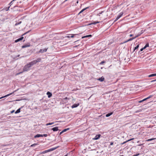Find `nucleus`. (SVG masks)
<instances>
[{
	"label": "nucleus",
	"instance_id": "nucleus-1",
	"mask_svg": "<svg viewBox=\"0 0 156 156\" xmlns=\"http://www.w3.org/2000/svg\"><path fill=\"white\" fill-rule=\"evenodd\" d=\"M59 147V146H57L55 147L52 148H50V149H49L48 150H45V151H44L42 152L41 153V154H44L48 153V152L53 151L55 150L56 149H57Z\"/></svg>",
	"mask_w": 156,
	"mask_h": 156
},
{
	"label": "nucleus",
	"instance_id": "nucleus-2",
	"mask_svg": "<svg viewBox=\"0 0 156 156\" xmlns=\"http://www.w3.org/2000/svg\"><path fill=\"white\" fill-rule=\"evenodd\" d=\"M31 67V66L30 64L28 63L23 68V71H28L30 69V68Z\"/></svg>",
	"mask_w": 156,
	"mask_h": 156
},
{
	"label": "nucleus",
	"instance_id": "nucleus-3",
	"mask_svg": "<svg viewBox=\"0 0 156 156\" xmlns=\"http://www.w3.org/2000/svg\"><path fill=\"white\" fill-rule=\"evenodd\" d=\"M123 12H120L119 15L117 16V18L115 19V20H114V22H116L123 15Z\"/></svg>",
	"mask_w": 156,
	"mask_h": 156
},
{
	"label": "nucleus",
	"instance_id": "nucleus-4",
	"mask_svg": "<svg viewBox=\"0 0 156 156\" xmlns=\"http://www.w3.org/2000/svg\"><path fill=\"white\" fill-rule=\"evenodd\" d=\"M47 49H48V48H44L43 49H41L39 51L37 52V53H43L44 52H45L47 51Z\"/></svg>",
	"mask_w": 156,
	"mask_h": 156
},
{
	"label": "nucleus",
	"instance_id": "nucleus-5",
	"mask_svg": "<svg viewBox=\"0 0 156 156\" xmlns=\"http://www.w3.org/2000/svg\"><path fill=\"white\" fill-rule=\"evenodd\" d=\"M30 46V44L29 43H28L27 44H24L23 45L22 47V48H24L26 47H29Z\"/></svg>",
	"mask_w": 156,
	"mask_h": 156
},
{
	"label": "nucleus",
	"instance_id": "nucleus-6",
	"mask_svg": "<svg viewBox=\"0 0 156 156\" xmlns=\"http://www.w3.org/2000/svg\"><path fill=\"white\" fill-rule=\"evenodd\" d=\"M142 33H141L142 34ZM141 33L140 34H138L137 35V36H135V37H133L131 38H129V39L128 40V41H132V40H133V39H135V38H136L137 37H138V36H140L141 34Z\"/></svg>",
	"mask_w": 156,
	"mask_h": 156
},
{
	"label": "nucleus",
	"instance_id": "nucleus-7",
	"mask_svg": "<svg viewBox=\"0 0 156 156\" xmlns=\"http://www.w3.org/2000/svg\"><path fill=\"white\" fill-rule=\"evenodd\" d=\"M101 135L100 134H98L95 136V137L93 138V140H97L101 136Z\"/></svg>",
	"mask_w": 156,
	"mask_h": 156
},
{
	"label": "nucleus",
	"instance_id": "nucleus-8",
	"mask_svg": "<svg viewBox=\"0 0 156 156\" xmlns=\"http://www.w3.org/2000/svg\"><path fill=\"white\" fill-rule=\"evenodd\" d=\"M29 64H30V66L31 67L32 66H33V65L36 64V63L35 60H34L32 61L31 62H30L29 63Z\"/></svg>",
	"mask_w": 156,
	"mask_h": 156
},
{
	"label": "nucleus",
	"instance_id": "nucleus-9",
	"mask_svg": "<svg viewBox=\"0 0 156 156\" xmlns=\"http://www.w3.org/2000/svg\"><path fill=\"white\" fill-rule=\"evenodd\" d=\"M97 80L100 81V82H103L105 80V78L103 76H102L101 77L97 79Z\"/></svg>",
	"mask_w": 156,
	"mask_h": 156
},
{
	"label": "nucleus",
	"instance_id": "nucleus-10",
	"mask_svg": "<svg viewBox=\"0 0 156 156\" xmlns=\"http://www.w3.org/2000/svg\"><path fill=\"white\" fill-rule=\"evenodd\" d=\"M143 146L142 145V144H140L136 146V147L138 149H140L141 150L143 148Z\"/></svg>",
	"mask_w": 156,
	"mask_h": 156
},
{
	"label": "nucleus",
	"instance_id": "nucleus-11",
	"mask_svg": "<svg viewBox=\"0 0 156 156\" xmlns=\"http://www.w3.org/2000/svg\"><path fill=\"white\" fill-rule=\"evenodd\" d=\"M79 105L80 104L79 103H78L77 104H74L72 105L71 107L72 108H76L78 106H79Z\"/></svg>",
	"mask_w": 156,
	"mask_h": 156
},
{
	"label": "nucleus",
	"instance_id": "nucleus-12",
	"mask_svg": "<svg viewBox=\"0 0 156 156\" xmlns=\"http://www.w3.org/2000/svg\"><path fill=\"white\" fill-rule=\"evenodd\" d=\"M23 37H20V38H19L18 39L15 40V42L17 43L20 41H21L23 39Z\"/></svg>",
	"mask_w": 156,
	"mask_h": 156
},
{
	"label": "nucleus",
	"instance_id": "nucleus-13",
	"mask_svg": "<svg viewBox=\"0 0 156 156\" xmlns=\"http://www.w3.org/2000/svg\"><path fill=\"white\" fill-rule=\"evenodd\" d=\"M47 94L48 95V98H50L52 96V93L49 91L47 92Z\"/></svg>",
	"mask_w": 156,
	"mask_h": 156
},
{
	"label": "nucleus",
	"instance_id": "nucleus-14",
	"mask_svg": "<svg viewBox=\"0 0 156 156\" xmlns=\"http://www.w3.org/2000/svg\"><path fill=\"white\" fill-rule=\"evenodd\" d=\"M13 93H14V92H12V93H10V94H7V95H5V96H3V97H2L0 98V99H1V98H5V97H8V96H9V95H12V94H13Z\"/></svg>",
	"mask_w": 156,
	"mask_h": 156
},
{
	"label": "nucleus",
	"instance_id": "nucleus-15",
	"mask_svg": "<svg viewBox=\"0 0 156 156\" xmlns=\"http://www.w3.org/2000/svg\"><path fill=\"white\" fill-rule=\"evenodd\" d=\"M51 130L54 132L57 131L58 130V127H54L51 129Z\"/></svg>",
	"mask_w": 156,
	"mask_h": 156
},
{
	"label": "nucleus",
	"instance_id": "nucleus-16",
	"mask_svg": "<svg viewBox=\"0 0 156 156\" xmlns=\"http://www.w3.org/2000/svg\"><path fill=\"white\" fill-rule=\"evenodd\" d=\"M139 44H138L136 47H134V49L133 50V51L132 52V53H133L136 50H137L138 48H139Z\"/></svg>",
	"mask_w": 156,
	"mask_h": 156
},
{
	"label": "nucleus",
	"instance_id": "nucleus-17",
	"mask_svg": "<svg viewBox=\"0 0 156 156\" xmlns=\"http://www.w3.org/2000/svg\"><path fill=\"white\" fill-rule=\"evenodd\" d=\"M153 96L152 95H150L148 97L145 98H144V99H143V100H142V102H143L144 101H146V100L152 97Z\"/></svg>",
	"mask_w": 156,
	"mask_h": 156
},
{
	"label": "nucleus",
	"instance_id": "nucleus-18",
	"mask_svg": "<svg viewBox=\"0 0 156 156\" xmlns=\"http://www.w3.org/2000/svg\"><path fill=\"white\" fill-rule=\"evenodd\" d=\"M69 129V128H67V129H63L62 131L60 133V134H59L60 135H61L62 133H63L64 132H65L67 130H68Z\"/></svg>",
	"mask_w": 156,
	"mask_h": 156
},
{
	"label": "nucleus",
	"instance_id": "nucleus-19",
	"mask_svg": "<svg viewBox=\"0 0 156 156\" xmlns=\"http://www.w3.org/2000/svg\"><path fill=\"white\" fill-rule=\"evenodd\" d=\"M42 136V134H37L34 136V138H37L39 137H41V136Z\"/></svg>",
	"mask_w": 156,
	"mask_h": 156
},
{
	"label": "nucleus",
	"instance_id": "nucleus-20",
	"mask_svg": "<svg viewBox=\"0 0 156 156\" xmlns=\"http://www.w3.org/2000/svg\"><path fill=\"white\" fill-rule=\"evenodd\" d=\"M154 76H156V73L152 74L148 76V77H149Z\"/></svg>",
	"mask_w": 156,
	"mask_h": 156
},
{
	"label": "nucleus",
	"instance_id": "nucleus-21",
	"mask_svg": "<svg viewBox=\"0 0 156 156\" xmlns=\"http://www.w3.org/2000/svg\"><path fill=\"white\" fill-rule=\"evenodd\" d=\"M113 114V112H111L110 113H108L107 114H106V117H109L111 115H112Z\"/></svg>",
	"mask_w": 156,
	"mask_h": 156
},
{
	"label": "nucleus",
	"instance_id": "nucleus-22",
	"mask_svg": "<svg viewBox=\"0 0 156 156\" xmlns=\"http://www.w3.org/2000/svg\"><path fill=\"white\" fill-rule=\"evenodd\" d=\"M41 60V58H37L36 60H35L36 63L40 62Z\"/></svg>",
	"mask_w": 156,
	"mask_h": 156
},
{
	"label": "nucleus",
	"instance_id": "nucleus-23",
	"mask_svg": "<svg viewBox=\"0 0 156 156\" xmlns=\"http://www.w3.org/2000/svg\"><path fill=\"white\" fill-rule=\"evenodd\" d=\"M75 35H76V34H75ZM70 35H71V36H68L66 37L68 38L71 37L73 38L74 37V34H70Z\"/></svg>",
	"mask_w": 156,
	"mask_h": 156
},
{
	"label": "nucleus",
	"instance_id": "nucleus-24",
	"mask_svg": "<svg viewBox=\"0 0 156 156\" xmlns=\"http://www.w3.org/2000/svg\"><path fill=\"white\" fill-rule=\"evenodd\" d=\"M20 109L21 108H19L15 112V114H17L20 113Z\"/></svg>",
	"mask_w": 156,
	"mask_h": 156
},
{
	"label": "nucleus",
	"instance_id": "nucleus-25",
	"mask_svg": "<svg viewBox=\"0 0 156 156\" xmlns=\"http://www.w3.org/2000/svg\"><path fill=\"white\" fill-rule=\"evenodd\" d=\"M92 36V35H91L89 34V35H86V36H83L82 37V38H85V37H91Z\"/></svg>",
	"mask_w": 156,
	"mask_h": 156
},
{
	"label": "nucleus",
	"instance_id": "nucleus-26",
	"mask_svg": "<svg viewBox=\"0 0 156 156\" xmlns=\"http://www.w3.org/2000/svg\"><path fill=\"white\" fill-rule=\"evenodd\" d=\"M134 139V138H132V139H129V140H128L126 141H125L124 142H123V143H122L121 144L122 145V144H125V143H126V142H128L129 141H131V140H133Z\"/></svg>",
	"mask_w": 156,
	"mask_h": 156
},
{
	"label": "nucleus",
	"instance_id": "nucleus-27",
	"mask_svg": "<svg viewBox=\"0 0 156 156\" xmlns=\"http://www.w3.org/2000/svg\"><path fill=\"white\" fill-rule=\"evenodd\" d=\"M54 122H51V123L49 122V123H47L46 124V125L47 126H48V125H51L52 124H54Z\"/></svg>",
	"mask_w": 156,
	"mask_h": 156
},
{
	"label": "nucleus",
	"instance_id": "nucleus-28",
	"mask_svg": "<svg viewBox=\"0 0 156 156\" xmlns=\"http://www.w3.org/2000/svg\"><path fill=\"white\" fill-rule=\"evenodd\" d=\"M149 46V44L148 43H147L145 45L144 47V48L145 49L146 48Z\"/></svg>",
	"mask_w": 156,
	"mask_h": 156
},
{
	"label": "nucleus",
	"instance_id": "nucleus-29",
	"mask_svg": "<svg viewBox=\"0 0 156 156\" xmlns=\"http://www.w3.org/2000/svg\"><path fill=\"white\" fill-rule=\"evenodd\" d=\"M10 7V6H9L8 7H5V8H4V9L5 11H8L9 10V8Z\"/></svg>",
	"mask_w": 156,
	"mask_h": 156
},
{
	"label": "nucleus",
	"instance_id": "nucleus-30",
	"mask_svg": "<svg viewBox=\"0 0 156 156\" xmlns=\"http://www.w3.org/2000/svg\"><path fill=\"white\" fill-rule=\"evenodd\" d=\"M89 8V7H86V8H84L83 9H82L81 11H80V12H83L84 10H86V9H87L88 8Z\"/></svg>",
	"mask_w": 156,
	"mask_h": 156
},
{
	"label": "nucleus",
	"instance_id": "nucleus-31",
	"mask_svg": "<svg viewBox=\"0 0 156 156\" xmlns=\"http://www.w3.org/2000/svg\"><path fill=\"white\" fill-rule=\"evenodd\" d=\"M22 23V22L21 21L19 22H17V23H16L15 24V26H17L18 25H19L21 23Z\"/></svg>",
	"mask_w": 156,
	"mask_h": 156
},
{
	"label": "nucleus",
	"instance_id": "nucleus-32",
	"mask_svg": "<svg viewBox=\"0 0 156 156\" xmlns=\"http://www.w3.org/2000/svg\"><path fill=\"white\" fill-rule=\"evenodd\" d=\"M144 49V48H141V49H140V51H138V53L139 54H140V53H141V51H143V50Z\"/></svg>",
	"mask_w": 156,
	"mask_h": 156
},
{
	"label": "nucleus",
	"instance_id": "nucleus-33",
	"mask_svg": "<svg viewBox=\"0 0 156 156\" xmlns=\"http://www.w3.org/2000/svg\"><path fill=\"white\" fill-rule=\"evenodd\" d=\"M99 22H100L97 21L94 22H93L92 23H93V24L95 25V24H96L97 23H99Z\"/></svg>",
	"mask_w": 156,
	"mask_h": 156
},
{
	"label": "nucleus",
	"instance_id": "nucleus-34",
	"mask_svg": "<svg viewBox=\"0 0 156 156\" xmlns=\"http://www.w3.org/2000/svg\"><path fill=\"white\" fill-rule=\"evenodd\" d=\"M105 61H101L100 63V65H102L104 63H105Z\"/></svg>",
	"mask_w": 156,
	"mask_h": 156
},
{
	"label": "nucleus",
	"instance_id": "nucleus-35",
	"mask_svg": "<svg viewBox=\"0 0 156 156\" xmlns=\"http://www.w3.org/2000/svg\"><path fill=\"white\" fill-rule=\"evenodd\" d=\"M30 31H31V30H29V31H27V32H26V33H24L22 35V36H23V35H25V34H27L28 33H29Z\"/></svg>",
	"mask_w": 156,
	"mask_h": 156
},
{
	"label": "nucleus",
	"instance_id": "nucleus-36",
	"mask_svg": "<svg viewBox=\"0 0 156 156\" xmlns=\"http://www.w3.org/2000/svg\"><path fill=\"white\" fill-rule=\"evenodd\" d=\"M42 136H41V137H43V136L46 137H47L48 135L47 134H44L43 135H42Z\"/></svg>",
	"mask_w": 156,
	"mask_h": 156
},
{
	"label": "nucleus",
	"instance_id": "nucleus-37",
	"mask_svg": "<svg viewBox=\"0 0 156 156\" xmlns=\"http://www.w3.org/2000/svg\"><path fill=\"white\" fill-rule=\"evenodd\" d=\"M14 1H13V0H12V1L10 2V3H9V5H10V6H11V5L12 4H13V2Z\"/></svg>",
	"mask_w": 156,
	"mask_h": 156
},
{
	"label": "nucleus",
	"instance_id": "nucleus-38",
	"mask_svg": "<svg viewBox=\"0 0 156 156\" xmlns=\"http://www.w3.org/2000/svg\"><path fill=\"white\" fill-rule=\"evenodd\" d=\"M140 154L138 153V154H136L134 155H133L132 156H138Z\"/></svg>",
	"mask_w": 156,
	"mask_h": 156
},
{
	"label": "nucleus",
	"instance_id": "nucleus-39",
	"mask_svg": "<svg viewBox=\"0 0 156 156\" xmlns=\"http://www.w3.org/2000/svg\"><path fill=\"white\" fill-rule=\"evenodd\" d=\"M37 145L36 144H33L31 145V147H33V146H35V145Z\"/></svg>",
	"mask_w": 156,
	"mask_h": 156
},
{
	"label": "nucleus",
	"instance_id": "nucleus-40",
	"mask_svg": "<svg viewBox=\"0 0 156 156\" xmlns=\"http://www.w3.org/2000/svg\"><path fill=\"white\" fill-rule=\"evenodd\" d=\"M92 24H93V23H89L87 25V26H89V25H92Z\"/></svg>",
	"mask_w": 156,
	"mask_h": 156
},
{
	"label": "nucleus",
	"instance_id": "nucleus-41",
	"mask_svg": "<svg viewBox=\"0 0 156 156\" xmlns=\"http://www.w3.org/2000/svg\"><path fill=\"white\" fill-rule=\"evenodd\" d=\"M156 81V80H151V82H155Z\"/></svg>",
	"mask_w": 156,
	"mask_h": 156
},
{
	"label": "nucleus",
	"instance_id": "nucleus-42",
	"mask_svg": "<svg viewBox=\"0 0 156 156\" xmlns=\"http://www.w3.org/2000/svg\"><path fill=\"white\" fill-rule=\"evenodd\" d=\"M154 139H149L147 141H151L152 140H153Z\"/></svg>",
	"mask_w": 156,
	"mask_h": 156
},
{
	"label": "nucleus",
	"instance_id": "nucleus-43",
	"mask_svg": "<svg viewBox=\"0 0 156 156\" xmlns=\"http://www.w3.org/2000/svg\"><path fill=\"white\" fill-rule=\"evenodd\" d=\"M113 143L112 142H110V145H113Z\"/></svg>",
	"mask_w": 156,
	"mask_h": 156
},
{
	"label": "nucleus",
	"instance_id": "nucleus-44",
	"mask_svg": "<svg viewBox=\"0 0 156 156\" xmlns=\"http://www.w3.org/2000/svg\"><path fill=\"white\" fill-rule=\"evenodd\" d=\"M103 12H104L103 11H102L101 12H100L99 13V14H101Z\"/></svg>",
	"mask_w": 156,
	"mask_h": 156
},
{
	"label": "nucleus",
	"instance_id": "nucleus-45",
	"mask_svg": "<svg viewBox=\"0 0 156 156\" xmlns=\"http://www.w3.org/2000/svg\"><path fill=\"white\" fill-rule=\"evenodd\" d=\"M14 112V110H12V111H11V113H13Z\"/></svg>",
	"mask_w": 156,
	"mask_h": 156
},
{
	"label": "nucleus",
	"instance_id": "nucleus-46",
	"mask_svg": "<svg viewBox=\"0 0 156 156\" xmlns=\"http://www.w3.org/2000/svg\"><path fill=\"white\" fill-rule=\"evenodd\" d=\"M64 100H66V99H68V98L67 97H66L65 98H64L63 99Z\"/></svg>",
	"mask_w": 156,
	"mask_h": 156
},
{
	"label": "nucleus",
	"instance_id": "nucleus-47",
	"mask_svg": "<svg viewBox=\"0 0 156 156\" xmlns=\"http://www.w3.org/2000/svg\"><path fill=\"white\" fill-rule=\"evenodd\" d=\"M128 42V40L127 41H124L123 43H126L127 42Z\"/></svg>",
	"mask_w": 156,
	"mask_h": 156
},
{
	"label": "nucleus",
	"instance_id": "nucleus-48",
	"mask_svg": "<svg viewBox=\"0 0 156 156\" xmlns=\"http://www.w3.org/2000/svg\"><path fill=\"white\" fill-rule=\"evenodd\" d=\"M138 102L139 103H141V102H142V100H141V101H139Z\"/></svg>",
	"mask_w": 156,
	"mask_h": 156
},
{
	"label": "nucleus",
	"instance_id": "nucleus-49",
	"mask_svg": "<svg viewBox=\"0 0 156 156\" xmlns=\"http://www.w3.org/2000/svg\"><path fill=\"white\" fill-rule=\"evenodd\" d=\"M133 36V34H131L129 35V36L131 37Z\"/></svg>",
	"mask_w": 156,
	"mask_h": 156
},
{
	"label": "nucleus",
	"instance_id": "nucleus-50",
	"mask_svg": "<svg viewBox=\"0 0 156 156\" xmlns=\"http://www.w3.org/2000/svg\"><path fill=\"white\" fill-rule=\"evenodd\" d=\"M100 14H99V13H98V14H97V15H98V16H100Z\"/></svg>",
	"mask_w": 156,
	"mask_h": 156
},
{
	"label": "nucleus",
	"instance_id": "nucleus-51",
	"mask_svg": "<svg viewBox=\"0 0 156 156\" xmlns=\"http://www.w3.org/2000/svg\"><path fill=\"white\" fill-rule=\"evenodd\" d=\"M76 3H78V1L76 2Z\"/></svg>",
	"mask_w": 156,
	"mask_h": 156
},
{
	"label": "nucleus",
	"instance_id": "nucleus-52",
	"mask_svg": "<svg viewBox=\"0 0 156 156\" xmlns=\"http://www.w3.org/2000/svg\"><path fill=\"white\" fill-rule=\"evenodd\" d=\"M81 12H80H80L79 13V14H80V13H81Z\"/></svg>",
	"mask_w": 156,
	"mask_h": 156
},
{
	"label": "nucleus",
	"instance_id": "nucleus-53",
	"mask_svg": "<svg viewBox=\"0 0 156 156\" xmlns=\"http://www.w3.org/2000/svg\"><path fill=\"white\" fill-rule=\"evenodd\" d=\"M44 156V155H43V156Z\"/></svg>",
	"mask_w": 156,
	"mask_h": 156
}]
</instances>
